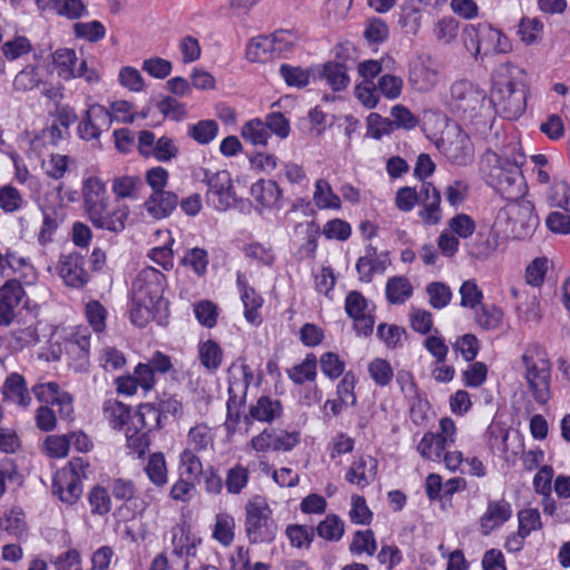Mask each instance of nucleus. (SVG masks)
Masks as SVG:
<instances>
[{
    "label": "nucleus",
    "mask_w": 570,
    "mask_h": 570,
    "mask_svg": "<svg viewBox=\"0 0 570 570\" xmlns=\"http://www.w3.org/2000/svg\"><path fill=\"white\" fill-rule=\"evenodd\" d=\"M323 374L330 380L338 379L345 371V363L336 353L326 352L320 358Z\"/></svg>",
    "instance_id": "nucleus-57"
},
{
    "label": "nucleus",
    "mask_w": 570,
    "mask_h": 570,
    "mask_svg": "<svg viewBox=\"0 0 570 570\" xmlns=\"http://www.w3.org/2000/svg\"><path fill=\"white\" fill-rule=\"evenodd\" d=\"M524 163L523 153H517L510 159L488 150L481 158L480 170L485 183L495 189L502 198L518 200L527 191V184L521 171Z\"/></svg>",
    "instance_id": "nucleus-1"
},
{
    "label": "nucleus",
    "mask_w": 570,
    "mask_h": 570,
    "mask_svg": "<svg viewBox=\"0 0 570 570\" xmlns=\"http://www.w3.org/2000/svg\"><path fill=\"white\" fill-rule=\"evenodd\" d=\"M218 132V124L215 120H200L196 125H191L188 135L198 144H209Z\"/></svg>",
    "instance_id": "nucleus-47"
},
{
    "label": "nucleus",
    "mask_w": 570,
    "mask_h": 570,
    "mask_svg": "<svg viewBox=\"0 0 570 570\" xmlns=\"http://www.w3.org/2000/svg\"><path fill=\"white\" fill-rule=\"evenodd\" d=\"M173 554L178 558L195 557L200 539L197 538L186 523H177L170 530Z\"/></svg>",
    "instance_id": "nucleus-18"
},
{
    "label": "nucleus",
    "mask_w": 570,
    "mask_h": 570,
    "mask_svg": "<svg viewBox=\"0 0 570 570\" xmlns=\"http://www.w3.org/2000/svg\"><path fill=\"white\" fill-rule=\"evenodd\" d=\"M554 193L562 199L556 202V207L561 210L552 212L546 219L547 227L557 234H570V187L561 181L554 184Z\"/></svg>",
    "instance_id": "nucleus-13"
},
{
    "label": "nucleus",
    "mask_w": 570,
    "mask_h": 570,
    "mask_svg": "<svg viewBox=\"0 0 570 570\" xmlns=\"http://www.w3.org/2000/svg\"><path fill=\"white\" fill-rule=\"evenodd\" d=\"M502 311L493 305L481 306L475 313V321L480 327L487 331L497 330L502 324Z\"/></svg>",
    "instance_id": "nucleus-49"
},
{
    "label": "nucleus",
    "mask_w": 570,
    "mask_h": 570,
    "mask_svg": "<svg viewBox=\"0 0 570 570\" xmlns=\"http://www.w3.org/2000/svg\"><path fill=\"white\" fill-rule=\"evenodd\" d=\"M444 156L454 165L465 166L472 159V148L468 138H458L448 144L443 142Z\"/></svg>",
    "instance_id": "nucleus-33"
},
{
    "label": "nucleus",
    "mask_w": 570,
    "mask_h": 570,
    "mask_svg": "<svg viewBox=\"0 0 570 570\" xmlns=\"http://www.w3.org/2000/svg\"><path fill=\"white\" fill-rule=\"evenodd\" d=\"M235 519L228 513H218L213 530V538L224 547L230 546L235 533Z\"/></svg>",
    "instance_id": "nucleus-44"
},
{
    "label": "nucleus",
    "mask_w": 570,
    "mask_h": 570,
    "mask_svg": "<svg viewBox=\"0 0 570 570\" xmlns=\"http://www.w3.org/2000/svg\"><path fill=\"white\" fill-rule=\"evenodd\" d=\"M144 471L149 481L156 488H163L168 482V470L165 456L161 452H155L149 455Z\"/></svg>",
    "instance_id": "nucleus-32"
},
{
    "label": "nucleus",
    "mask_w": 570,
    "mask_h": 570,
    "mask_svg": "<svg viewBox=\"0 0 570 570\" xmlns=\"http://www.w3.org/2000/svg\"><path fill=\"white\" fill-rule=\"evenodd\" d=\"M376 335L391 350L402 347L406 341L405 328L395 324H379Z\"/></svg>",
    "instance_id": "nucleus-41"
},
{
    "label": "nucleus",
    "mask_w": 570,
    "mask_h": 570,
    "mask_svg": "<svg viewBox=\"0 0 570 570\" xmlns=\"http://www.w3.org/2000/svg\"><path fill=\"white\" fill-rule=\"evenodd\" d=\"M214 433L204 423L193 426L187 434V449L195 452H205L214 446Z\"/></svg>",
    "instance_id": "nucleus-31"
},
{
    "label": "nucleus",
    "mask_w": 570,
    "mask_h": 570,
    "mask_svg": "<svg viewBox=\"0 0 570 570\" xmlns=\"http://www.w3.org/2000/svg\"><path fill=\"white\" fill-rule=\"evenodd\" d=\"M130 297V321L138 327H144L153 311L160 309L163 305V293L159 287H134Z\"/></svg>",
    "instance_id": "nucleus-9"
},
{
    "label": "nucleus",
    "mask_w": 570,
    "mask_h": 570,
    "mask_svg": "<svg viewBox=\"0 0 570 570\" xmlns=\"http://www.w3.org/2000/svg\"><path fill=\"white\" fill-rule=\"evenodd\" d=\"M245 532L250 543H269L277 534L272 510L263 498L249 500L245 507Z\"/></svg>",
    "instance_id": "nucleus-5"
},
{
    "label": "nucleus",
    "mask_w": 570,
    "mask_h": 570,
    "mask_svg": "<svg viewBox=\"0 0 570 570\" xmlns=\"http://www.w3.org/2000/svg\"><path fill=\"white\" fill-rule=\"evenodd\" d=\"M282 104V100H278L272 105V109H275L271 111L265 117V125L268 131L275 134L281 139H285L288 137L291 131V125L289 119L278 109Z\"/></svg>",
    "instance_id": "nucleus-43"
},
{
    "label": "nucleus",
    "mask_w": 570,
    "mask_h": 570,
    "mask_svg": "<svg viewBox=\"0 0 570 570\" xmlns=\"http://www.w3.org/2000/svg\"><path fill=\"white\" fill-rule=\"evenodd\" d=\"M4 401L18 404L21 407H28L31 403V396L26 386L24 379L18 374H10L2 386Z\"/></svg>",
    "instance_id": "nucleus-27"
},
{
    "label": "nucleus",
    "mask_w": 570,
    "mask_h": 570,
    "mask_svg": "<svg viewBox=\"0 0 570 570\" xmlns=\"http://www.w3.org/2000/svg\"><path fill=\"white\" fill-rule=\"evenodd\" d=\"M252 368L243 364L233 367L228 376V400H227V420L226 429L228 432H235L240 421V410L245 405L247 391L253 382Z\"/></svg>",
    "instance_id": "nucleus-6"
},
{
    "label": "nucleus",
    "mask_w": 570,
    "mask_h": 570,
    "mask_svg": "<svg viewBox=\"0 0 570 570\" xmlns=\"http://www.w3.org/2000/svg\"><path fill=\"white\" fill-rule=\"evenodd\" d=\"M65 350L69 364L78 372L85 371L89 365L90 332L79 327L72 332L65 342Z\"/></svg>",
    "instance_id": "nucleus-11"
},
{
    "label": "nucleus",
    "mask_w": 570,
    "mask_h": 570,
    "mask_svg": "<svg viewBox=\"0 0 570 570\" xmlns=\"http://www.w3.org/2000/svg\"><path fill=\"white\" fill-rule=\"evenodd\" d=\"M59 16L68 19H79L88 14L86 6L81 0H58L53 9Z\"/></svg>",
    "instance_id": "nucleus-62"
},
{
    "label": "nucleus",
    "mask_w": 570,
    "mask_h": 570,
    "mask_svg": "<svg viewBox=\"0 0 570 570\" xmlns=\"http://www.w3.org/2000/svg\"><path fill=\"white\" fill-rule=\"evenodd\" d=\"M3 529L11 535L20 537L26 532L24 513L20 508H12L3 515Z\"/></svg>",
    "instance_id": "nucleus-59"
},
{
    "label": "nucleus",
    "mask_w": 570,
    "mask_h": 570,
    "mask_svg": "<svg viewBox=\"0 0 570 570\" xmlns=\"http://www.w3.org/2000/svg\"><path fill=\"white\" fill-rule=\"evenodd\" d=\"M395 129V122L376 112L367 116V136L380 140L384 135H390Z\"/></svg>",
    "instance_id": "nucleus-51"
},
{
    "label": "nucleus",
    "mask_w": 570,
    "mask_h": 570,
    "mask_svg": "<svg viewBox=\"0 0 570 570\" xmlns=\"http://www.w3.org/2000/svg\"><path fill=\"white\" fill-rule=\"evenodd\" d=\"M86 316L96 333H101L106 328L107 311L102 304L91 299L86 304Z\"/></svg>",
    "instance_id": "nucleus-56"
},
{
    "label": "nucleus",
    "mask_w": 570,
    "mask_h": 570,
    "mask_svg": "<svg viewBox=\"0 0 570 570\" xmlns=\"http://www.w3.org/2000/svg\"><path fill=\"white\" fill-rule=\"evenodd\" d=\"M299 440L301 434L297 431L266 428L252 438L248 446L256 452H289L299 443Z\"/></svg>",
    "instance_id": "nucleus-10"
},
{
    "label": "nucleus",
    "mask_w": 570,
    "mask_h": 570,
    "mask_svg": "<svg viewBox=\"0 0 570 570\" xmlns=\"http://www.w3.org/2000/svg\"><path fill=\"white\" fill-rule=\"evenodd\" d=\"M439 79V66L430 58L417 57L410 62L409 81L416 90L430 91L436 86Z\"/></svg>",
    "instance_id": "nucleus-12"
},
{
    "label": "nucleus",
    "mask_w": 570,
    "mask_h": 570,
    "mask_svg": "<svg viewBox=\"0 0 570 570\" xmlns=\"http://www.w3.org/2000/svg\"><path fill=\"white\" fill-rule=\"evenodd\" d=\"M368 373L371 379L380 386L387 385L393 377L391 364L384 358H374L368 364Z\"/></svg>",
    "instance_id": "nucleus-55"
},
{
    "label": "nucleus",
    "mask_w": 570,
    "mask_h": 570,
    "mask_svg": "<svg viewBox=\"0 0 570 570\" xmlns=\"http://www.w3.org/2000/svg\"><path fill=\"white\" fill-rule=\"evenodd\" d=\"M242 301L244 304V316L246 321L252 325H259L263 321L259 313L264 303L263 297L256 292L255 287H244Z\"/></svg>",
    "instance_id": "nucleus-37"
},
{
    "label": "nucleus",
    "mask_w": 570,
    "mask_h": 570,
    "mask_svg": "<svg viewBox=\"0 0 570 570\" xmlns=\"http://www.w3.org/2000/svg\"><path fill=\"white\" fill-rule=\"evenodd\" d=\"M202 173L200 180L207 185V203H212L215 209L225 212L238 200L229 171L202 169Z\"/></svg>",
    "instance_id": "nucleus-8"
},
{
    "label": "nucleus",
    "mask_w": 570,
    "mask_h": 570,
    "mask_svg": "<svg viewBox=\"0 0 570 570\" xmlns=\"http://www.w3.org/2000/svg\"><path fill=\"white\" fill-rule=\"evenodd\" d=\"M316 531L327 541H338L345 531L344 521L336 514H330L318 523Z\"/></svg>",
    "instance_id": "nucleus-45"
},
{
    "label": "nucleus",
    "mask_w": 570,
    "mask_h": 570,
    "mask_svg": "<svg viewBox=\"0 0 570 570\" xmlns=\"http://www.w3.org/2000/svg\"><path fill=\"white\" fill-rule=\"evenodd\" d=\"M102 410L105 419L114 429H122L130 414V409L115 399L106 400Z\"/></svg>",
    "instance_id": "nucleus-40"
},
{
    "label": "nucleus",
    "mask_w": 570,
    "mask_h": 570,
    "mask_svg": "<svg viewBox=\"0 0 570 570\" xmlns=\"http://www.w3.org/2000/svg\"><path fill=\"white\" fill-rule=\"evenodd\" d=\"M250 194L264 207L277 205L282 190L274 180L259 179L250 187Z\"/></svg>",
    "instance_id": "nucleus-29"
},
{
    "label": "nucleus",
    "mask_w": 570,
    "mask_h": 570,
    "mask_svg": "<svg viewBox=\"0 0 570 570\" xmlns=\"http://www.w3.org/2000/svg\"><path fill=\"white\" fill-rule=\"evenodd\" d=\"M498 235L489 228H483L466 243V250L470 256L484 261L489 258L497 249Z\"/></svg>",
    "instance_id": "nucleus-23"
},
{
    "label": "nucleus",
    "mask_w": 570,
    "mask_h": 570,
    "mask_svg": "<svg viewBox=\"0 0 570 570\" xmlns=\"http://www.w3.org/2000/svg\"><path fill=\"white\" fill-rule=\"evenodd\" d=\"M446 448L448 445L444 443V440L440 439L432 432L425 433L417 444V451L421 456L434 462H440L442 460Z\"/></svg>",
    "instance_id": "nucleus-39"
},
{
    "label": "nucleus",
    "mask_w": 570,
    "mask_h": 570,
    "mask_svg": "<svg viewBox=\"0 0 570 570\" xmlns=\"http://www.w3.org/2000/svg\"><path fill=\"white\" fill-rule=\"evenodd\" d=\"M376 472L377 461L370 455H361L351 463L345 480L358 489H364L375 480Z\"/></svg>",
    "instance_id": "nucleus-16"
},
{
    "label": "nucleus",
    "mask_w": 570,
    "mask_h": 570,
    "mask_svg": "<svg viewBox=\"0 0 570 570\" xmlns=\"http://www.w3.org/2000/svg\"><path fill=\"white\" fill-rule=\"evenodd\" d=\"M99 363L106 371H117L126 364V358L121 351L106 346L99 353Z\"/></svg>",
    "instance_id": "nucleus-63"
},
{
    "label": "nucleus",
    "mask_w": 570,
    "mask_h": 570,
    "mask_svg": "<svg viewBox=\"0 0 570 570\" xmlns=\"http://www.w3.org/2000/svg\"><path fill=\"white\" fill-rule=\"evenodd\" d=\"M316 78L325 79L333 91H341L350 85L347 67L343 62L330 61L316 67Z\"/></svg>",
    "instance_id": "nucleus-26"
},
{
    "label": "nucleus",
    "mask_w": 570,
    "mask_h": 570,
    "mask_svg": "<svg viewBox=\"0 0 570 570\" xmlns=\"http://www.w3.org/2000/svg\"><path fill=\"white\" fill-rule=\"evenodd\" d=\"M73 32L77 38H83L90 42H96L105 38L106 28L99 21L77 22L73 24Z\"/></svg>",
    "instance_id": "nucleus-54"
},
{
    "label": "nucleus",
    "mask_w": 570,
    "mask_h": 570,
    "mask_svg": "<svg viewBox=\"0 0 570 570\" xmlns=\"http://www.w3.org/2000/svg\"><path fill=\"white\" fill-rule=\"evenodd\" d=\"M282 415V402L278 399L263 395L249 406L248 413L244 419L248 424H250L253 421L271 424L278 420Z\"/></svg>",
    "instance_id": "nucleus-17"
},
{
    "label": "nucleus",
    "mask_w": 570,
    "mask_h": 570,
    "mask_svg": "<svg viewBox=\"0 0 570 570\" xmlns=\"http://www.w3.org/2000/svg\"><path fill=\"white\" fill-rule=\"evenodd\" d=\"M320 233V226L315 222L299 223L296 225L295 234L304 236V242L298 249L301 257H311L314 255L317 248Z\"/></svg>",
    "instance_id": "nucleus-35"
},
{
    "label": "nucleus",
    "mask_w": 570,
    "mask_h": 570,
    "mask_svg": "<svg viewBox=\"0 0 570 570\" xmlns=\"http://www.w3.org/2000/svg\"><path fill=\"white\" fill-rule=\"evenodd\" d=\"M198 360L208 372H216L223 363V350L214 340L202 341L197 346Z\"/></svg>",
    "instance_id": "nucleus-28"
},
{
    "label": "nucleus",
    "mask_w": 570,
    "mask_h": 570,
    "mask_svg": "<svg viewBox=\"0 0 570 570\" xmlns=\"http://www.w3.org/2000/svg\"><path fill=\"white\" fill-rule=\"evenodd\" d=\"M242 136L254 145H266L271 134L264 121L253 119L243 126Z\"/></svg>",
    "instance_id": "nucleus-48"
},
{
    "label": "nucleus",
    "mask_w": 570,
    "mask_h": 570,
    "mask_svg": "<svg viewBox=\"0 0 570 570\" xmlns=\"http://www.w3.org/2000/svg\"><path fill=\"white\" fill-rule=\"evenodd\" d=\"M24 200L20 191L11 186L6 185L0 188V208L6 213H13L20 209Z\"/></svg>",
    "instance_id": "nucleus-58"
},
{
    "label": "nucleus",
    "mask_w": 570,
    "mask_h": 570,
    "mask_svg": "<svg viewBox=\"0 0 570 570\" xmlns=\"http://www.w3.org/2000/svg\"><path fill=\"white\" fill-rule=\"evenodd\" d=\"M249 480L248 470L237 464L227 471L226 475V489L228 493L238 494L247 485Z\"/></svg>",
    "instance_id": "nucleus-53"
},
{
    "label": "nucleus",
    "mask_w": 570,
    "mask_h": 570,
    "mask_svg": "<svg viewBox=\"0 0 570 570\" xmlns=\"http://www.w3.org/2000/svg\"><path fill=\"white\" fill-rule=\"evenodd\" d=\"M52 493L63 503H76L82 493V482L79 476H72L71 472L58 471L52 481Z\"/></svg>",
    "instance_id": "nucleus-21"
},
{
    "label": "nucleus",
    "mask_w": 570,
    "mask_h": 570,
    "mask_svg": "<svg viewBox=\"0 0 570 570\" xmlns=\"http://www.w3.org/2000/svg\"><path fill=\"white\" fill-rule=\"evenodd\" d=\"M449 91V111L462 121H472L484 107L485 91L468 79L453 81Z\"/></svg>",
    "instance_id": "nucleus-4"
},
{
    "label": "nucleus",
    "mask_w": 570,
    "mask_h": 570,
    "mask_svg": "<svg viewBox=\"0 0 570 570\" xmlns=\"http://www.w3.org/2000/svg\"><path fill=\"white\" fill-rule=\"evenodd\" d=\"M422 209L419 212L422 220L428 225L438 224L441 219V195L431 183L423 181L419 190Z\"/></svg>",
    "instance_id": "nucleus-19"
},
{
    "label": "nucleus",
    "mask_w": 570,
    "mask_h": 570,
    "mask_svg": "<svg viewBox=\"0 0 570 570\" xmlns=\"http://www.w3.org/2000/svg\"><path fill=\"white\" fill-rule=\"evenodd\" d=\"M82 195L86 214L96 228L116 234L125 229L129 208L126 205L109 207L107 188L100 178H87L83 181Z\"/></svg>",
    "instance_id": "nucleus-2"
},
{
    "label": "nucleus",
    "mask_w": 570,
    "mask_h": 570,
    "mask_svg": "<svg viewBox=\"0 0 570 570\" xmlns=\"http://www.w3.org/2000/svg\"><path fill=\"white\" fill-rule=\"evenodd\" d=\"M313 199L318 208H334L341 207V200L335 195L325 179H318L315 184V191Z\"/></svg>",
    "instance_id": "nucleus-46"
},
{
    "label": "nucleus",
    "mask_w": 570,
    "mask_h": 570,
    "mask_svg": "<svg viewBox=\"0 0 570 570\" xmlns=\"http://www.w3.org/2000/svg\"><path fill=\"white\" fill-rule=\"evenodd\" d=\"M81 257L78 255H69L61 262L60 266V275L65 278L67 285H71L73 281H79L81 283H87L88 279L83 277L85 272L79 266Z\"/></svg>",
    "instance_id": "nucleus-50"
},
{
    "label": "nucleus",
    "mask_w": 570,
    "mask_h": 570,
    "mask_svg": "<svg viewBox=\"0 0 570 570\" xmlns=\"http://www.w3.org/2000/svg\"><path fill=\"white\" fill-rule=\"evenodd\" d=\"M288 377L295 384H304L305 382H314L317 375V358L313 353L297 365L287 370Z\"/></svg>",
    "instance_id": "nucleus-36"
},
{
    "label": "nucleus",
    "mask_w": 570,
    "mask_h": 570,
    "mask_svg": "<svg viewBox=\"0 0 570 570\" xmlns=\"http://www.w3.org/2000/svg\"><path fill=\"white\" fill-rule=\"evenodd\" d=\"M390 264L387 253L377 254L376 247L367 245L365 253L356 263L358 278L363 283H370L376 274H383Z\"/></svg>",
    "instance_id": "nucleus-15"
},
{
    "label": "nucleus",
    "mask_w": 570,
    "mask_h": 570,
    "mask_svg": "<svg viewBox=\"0 0 570 570\" xmlns=\"http://www.w3.org/2000/svg\"><path fill=\"white\" fill-rule=\"evenodd\" d=\"M513 514L512 505L504 499L488 502L484 513L479 519V531L489 535L508 522Z\"/></svg>",
    "instance_id": "nucleus-14"
},
{
    "label": "nucleus",
    "mask_w": 570,
    "mask_h": 570,
    "mask_svg": "<svg viewBox=\"0 0 570 570\" xmlns=\"http://www.w3.org/2000/svg\"><path fill=\"white\" fill-rule=\"evenodd\" d=\"M527 97L523 86L511 79L494 82L491 101L497 111L505 119L515 120L522 116L527 107Z\"/></svg>",
    "instance_id": "nucleus-7"
},
{
    "label": "nucleus",
    "mask_w": 570,
    "mask_h": 570,
    "mask_svg": "<svg viewBox=\"0 0 570 570\" xmlns=\"http://www.w3.org/2000/svg\"><path fill=\"white\" fill-rule=\"evenodd\" d=\"M178 205V196L168 190L153 193L145 202L146 210L156 219L168 217Z\"/></svg>",
    "instance_id": "nucleus-25"
},
{
    "label": "nucleus",
    "mask_w": 570,
    "mask_h": 570,
    "mask_svg": "<svg viewBox=\"0 0 570 570\" xmlns=\"http://www.w3.org/2000/svg\"><path fill=\"white\" fill-rule=\"evenodd\" d=\"M126 430L146 431L149 433L153 429L160 426V415L157 407L150 403L141 404L134 413L129 414Z\"/></svg>",
    "instance_id": "nucleus-24"
},
{
    "label": "nucleus",
    "mask_w": 570,
    "mask_h": 570,
    "mask_svg": "<svg viewBox=\"0 0 570 570\" xmlns=\"http://www.w3.org/2000/svg\"><path fill=\"white\" fill-rule=\"evenodd\" d=\"M377 544L374 532L370 529L357 530L353 534L350 544V552L354 556L366 554L373 557L376 551Z\"/></svg>",
    "instance_id": "nucleus-42"
},
{
    "label": "nucleus",
    "mask_w": 570,
    "mask_h": 570,
    "mask_svg": "<svg viewBox=\"0 0 570 570\" xmlns=\"http://www.w3.org/2000/svg\"><path fill=\"white\" fill-rule=\"evenodd\" d=\"M89 504L94 514H107L111 509V500L108 491L102 487L94 488L89 493Z\"/></svg>",
    "instance_id": "nucleus-61"
},
{
    "label": "nucleus",
    "mask_w": 570,
    "mask_h": 570,
    "mask_svg": "<svg viewBox=\"0 0 570 570\" xmlns=\"http://www.w3.org/2000/svg\"><path fill=\"white\" fill-rule=\"evenodd\" d=\"M246 56L250 61H267L276 58L273 36L253 38L247 46Z\"/></svg>",
    "instance_id": "nucleus-34"
},
{
    "label": "nucleus",
    "mask_w": 570,
    "mask_h": 570,
    "mask_svg": "<svg viewBox=\"0 0 570 570\" xmlns=\"http://www.w3.org/2000/svg\"><path fill=\"white\" fill-rule=\"evenodd\" d=\"M481 38L483 39V56H488L492 52H507L510 50L508 38L500 30L492 28L490 24H482Z\"/></svg>",
    "instance_id": "nucleus-30"
},
{
    "label": "nucleus",
    "mask_w": 570,
    "mask_h": 570,
    "mask_svg": "<svg viewBox=\"0 0 570 570\" xmlns=\"http://www.w3.org/2000/svg\"><path fill=\"white\" fill-rule=\"evenodd\" d=\"M21 304H27L23 287H0V326L12 323Z\"/></svg>",
    "instance_id": "nucleus-22"
},
{
    "label": "nucleus",
    "mask_w": 570,
    "mask_h": 570,
    "mask_svg": "<svg viewBox=\"0 0 570 570\" xmlns=\"http://www.w3.org/2000/svg\"><path fill=\"white\" fill-rule=\"evenodd\" d=\"M510 202L512 204L508 205L499 213L498 220L513 217L524 229H533L538 226L539 217L534 213V205L532 202L524 199L523 197L518 200Z\"/></svg>",
    "instance_id": "nucleus-20"
},
{
    "label": "nucleus",
    "mask_w": 570,
    "mask_h": 570,
    "mask_svg": "<svg viewBox=\"0 0 570 570\" xmlns=\"http://www.w3.org/2000/svg\"><path fill=\"white\" fill-rule=\"evenodd\" d=\"M348 517L354 524H370L373 513L367 507L365 499L358 494L351 497V510Z\"/></svg>",
    "instance_id": "nucleus-52"
},
{
    "label": "nucleus",
    "mask_w": 570,
    "mask_h": 570,
    "mask_svg": "<svg viewBox=\"0 0 570 570\" xmlns=\"http://www.w3.org/2000/svg\"><path fill=\"white\" fill-rule=\"evenodd\" d=\"M197 321L207 328H213L217 323L218 308L210 301H202L194 307Z\"/></svg>",
    "instance_id": "nucleus-60"
},
{
    "label": "nucleus",
    "mask_w": 570,
    "mask_h": 570,
    "mask_svg": "<svg viewBox=\"0 0 570 570\" xmlns=\"http://www.w3.org/2000/svg\"><path fill=\"white\" fill-rule=\"evenodd\" d=\"M279 75L284 81L291 87L303 88L309 83V79H316V67L303 69L287 63L279 67Z\"/></svg>",
    "instance_id": "nucleus-38"
},
{
    "label": "nucleus",
    "mask_w": 570,
    "mask_h": 570,
    "mask_svg": "<svg viewBox=\"0 0 570 570\" xmlns=\"http://www.w3.org/2000/svg\"><path fill=\"white\" fill-rule=\"evenodd\" d=\"M525 368L524 379L528 387L540 404H546L550 399L551 364L547 351L538 345L530 344L525 347L522 357Z\"/></svg>",
    "instance_id": "nucleus-3"
},
{
    "label": "nucleus",
    "mask_w": 570,
    "mask_h": 570,
    "mask_svg": "<svg viewBox=\"0 0 570 570\" xmlns=\"http://www.w3.org/2000/svg\"><path fill=\"white\" fill-rule=\"evenodd\" d=\"M31 43L28 38L18 36L2 45V53L8 60H16L31 50Z\"/></svg>",
    "instance_id": "nucleus-64"
}]
</instances>
